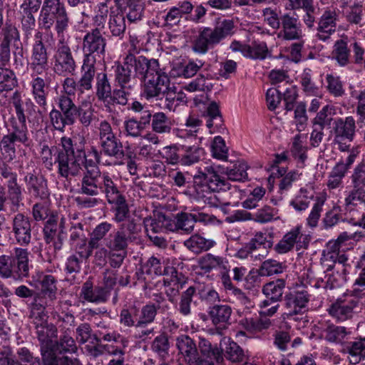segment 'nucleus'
Instances as JSON below:
<instances>
[{
	"label": "nucleus",
	"instance_id": "obj_1",
	"mask_svg": "<svg viewBox=\"0 0 365 365\" xmlns=\"http://www.w3.org/2000/svg\"><path fill=\"white\" fill-rule=\"evenodd\" d=\"M69 24L70 17L61 0H43L38 25L46 31L54 26L58 42L52 56L53 71L61 77L73 76L77 69L71 48L65 38Z\"/></svg>",
	"mask_w": 365,
	"mask_h": 365
},
{
	"label": "nucleus",
	"instance_id": "obj_2",
	"mask_svg": "<svg viewBox=\"0 0 365 365\" xmlns=\"http://www.w3.org/2000/svg\"><path fill=\"white\" fill-rule=\"evenodd\" d=\"M86 172L81 181L80 193L88 196H98L104 194L110 205H115L113 209L115 222L120 223L130 219V210L125 196L117 185V178L108 172H101L98 166L88 162Z\"/></svg>",
	"mask_w": 365,
	"mask_h": 365
},
{
	"label": "nucleus",
	"instance_id": "obj_3",
	"mask_svg": "<svg viewBox=\"0 0 365 365\" xmlns=\"http://www.w3.org/2000/svg\"><path fill=\"white\" fill-rule=\"evenodd\" d=\"M86 139L83 136L71 138L63 136L61 138V149L54 154V163L57 164L58 175L70 180L78 176L82 170V165L85 163L86 168L88 162L97 166L92 160H86L85 151ZM86 172H85L83 176Z\"/></svg>",
	"mask_w": 365,
	"mask_h": 365
},
{
	"label": "nucleus",
	"instance_id": "obj_4",
	"mask_svg": "<svg viewBox=\"0 0 365 365\" xmlns=\"http://www.w3.org/2000/svg\"><path fill=\"white\" fill-rule=\"evenodd\" d=\"M230 188L229 182L218 175L214 167L207 166L193 176L192 195L197 201L212 207H227L230 202L222 200L217 193Z\"/></svg>",
	"mask_w": 365,
	"mask_h": 365
},
{
	"label": "nucleus",
	"instance_id": "obj_5",
	"mask_svg": "<svg viewBox=\"0 0 365 365\" xmlns=\"http://www.w3.org/2000/svg\"><path fill=\"white\" fill-rule=\"evenodd\" d=\"M235 31L236 21L233 19L220 18L213 28L204 27L199 31L192 41V49L195 53L205 54L209 49L232 36Z\"/></svg>",
	"mask_w": 365,
	"mask_h": 365
},
{
	"label": "nucleus",
	"instance_id": "obj_6",
	"mask_svg": "<svg viewBox=\"0 0 365 365\" xmlns=\"http://www.w3.org/2000/svg\"><path fill=\"white\" fill-rule=\"evenodd\" d=\"M29 255L27 249L16 247L11 255L0 256V277L22 281L29 274Z\"/></svg>",
	"mask_w": 365,
	"mask_h": 365
},
{
	"label": "nucleus",
	"instance_id": "obj_7",
	"mask_svg": "<svg viewBox=\"0 0 365 365\" xmlns=\"http://www.w3.org/2000/svg\"><path fill=\"white\" fill-rule=\"evenodd\" d=\"M20 144L27 148L31 147L32 140L27 125L24 123L16 124V121L13 120L7 134L3 135L0 140V153L2 160L12 162L16 157V148Z\"/></svg>",
	"mask_w": 365,
	"mask_h": 365
},
{
	"label": "nucleus",
	"instance_id": "obj_8",
	"mask_svg": "<svg viewBox=\"0 0 365 365\" xmlns=\"http://www.w3.org/2000/svg\"><path fill=\"white\" fill-rule=\"evenodd\" d=\"M158 65V60L148 59L141 55H135L129 51L123 58L121 64H118L114 73L137 83L136 78L143 80L150 71L152 65Z\"/></svg>",
	"mask_w": 365,
	"mask_h": 365
},
{
	"label": "nucleus",
	"instance_id": "obj_9",
	"mask_svg": "<svg viewBox=\"0 0 365 365\" xmlns=\"http://www.w3.org/2000/svg\"><path fill=\"white\" fill-rule=\"evenodd\" d=\"M141 227L135 220L122 223L113 234L105 238L104 245L110 252H125L128 245L139 239Z\"/></svg>",
	"mask_w": 365,
	"mask_h": 365
},
{
	"label": "nucleus",
	"instance_id": "obj_10",
	"mask_svg": "<svg viewBox=\"0 0 365 365\" xmlns=\"http://www.w3.org/2000/svg\"><path fill=\"white\" fill-rule=\"evenodd\" d=\"M151 72L141 80L143 81L142 95L147 99H162V94L168 89L170 78L160 64L152 65Z\"/></svg>",
	"mask_w": 365,
	"mask_h": 365
},
{
	"label": "nucleus",
	"instance_id": "obj_11",
	"mask_svg": "<svg viewBox=\"0 0 365 365\" xmlns=\"http://www.w3.org/2000/svg\"><path fill=\"white\" fill-rule=\"evenodd\" d=\"M106 45V38L98 29L86 32L82 41L83 61L96 64V57L105 54Z\"/></svg>",
	"mask_w": 365,
	"mask_h": 365
},
{
	"label": "nucleus",
	"instance_id": "obj_12",
	"mask_svg": "<svg viewBox=\"0 0 365 365\" xmlns=\"http://www.w3.org/2000/svg\"><path fill=\"white\" fill-rule=\"evenodd\" d=\"M58 109L53 108L49 113V119L53 128L63 132L67 125H73V114L71 110V98L59 95L55 98Z\"/></svg>",
	"mask_w": 365,
	"mask_h": 365
},
{
	"label": "nucleus",
	"instance_id": "obj_13",
	"mask_svg": "<svg viewBox=\"0 0 365 365\" xmlns=\"http://www.w3.org/2000/svg\"><path fill=\"white\" fill-rule=\"evenodd\" d=\"M359 300L357 297L349 296L338 299L327 309L329 314L336 322H344L353 318L357 313Z\"/></svg>",
	"mask_w": 365,
	"mask_h": 365
},
{
	"label": "nucleus",
	"instance_id": "obj_14",
	"mask_svg": "<svg viewBox=\"0 0 365 365\" xmlns=\"http://www.w3.org/2000/svg\"><path fill=\"white\" fill-rule=\"evenodd\" d=\"M277 37L284 41H299L304 36L302 24L295 12L282 14V23Z\"/></svg>",
	"mask_w": 365,
	"mask_h": 365
},
{
	"label": "nucleus",
	"instance_id": "obj_15",
	"mask_svg": "<svg viewBox=\"0 0 365 365\" xmlns=\"http://www.w3.org/2000/svg\"><path fill=\"white\" fill-rule=\"evenodd\" d=\"M309 244L307 235L302 232L301 226H296L287 232L274 246V250L279 254H285L291 251L294 245L297 250L305 248Z\"/></svg>",
	"mask_w": 365,
	"mask_h": 365
},
{
	"label": "nucleus",
	"instance_id": "obj_16",
	"mask_svg": "<svg viewBox=\"0 0 365 365\" xmlns=\"http://www.w3.org/2000/svg\"><path fill=\"white\" fill-rule=\"evenodd\" d=\"M11 233L16 243L22 246H28L32 238L31 220L22 213H18L12 219Z\"/></svg>",
	"mask_w": 365,
	"mask_h": 365
},
{
	"label": "nucleus",
	"instance_id": "obj_17",
	"mask_svg": "<svg viewBox=\"0 0 365 365\" xmlns=\"http://www.w3.org/2000/svg\"><path fill=\"white\" fill-rule=\"evenodd\" d=\"M337 19L335 8L327 7L317 23L316 38L322 41H328L336 31Z\"/></svg>",
	"mask_w": 365,
	"mask_h": 365
},
{
	"label": "nucleus",
	"instance_id": "obj_18",
	"mask_svg": "<svg viewBox=\"0 0 365 365\" xmlns=\"http://www.w3.org/2000/svg\"><path fill=\"white\" fill-rule=\"evenodd\" d=\"M115 86L111 96L108 98L110 106L117 104L125 106L131 92L136 86L135 82H132L114 73Z\"/></svg>",
	"mask_w": 365,
	"mask_h": 365
},
{
	"label": "nucleus",
	"instance_id": "obj_19",
	"mask_svg": "<svg viewBox=\"0 0 365 365\" xmlns=\"http://www.w3.org/2000/svg\"><path fill=\"white\" fill-rule=\"evenodd\" d=\"M71 110L73 114V124L78 118L79 123L83 127L88 128L97 119L96 110L90 101L81 100L80 105L76 106L71 98Z\"/></svg>",
	"mask_w": 365,
	"mask_h": 365
},
{
	"label": "nucleus",
	"instance_id": "obj_20",
	"mask_svg": "<svg viewBox=\"0 0 365 365\" xmlns=\"http://www.w3.org/2000/svg\"><path fill=\"white\" fill-rule=\"evenodd\" d=\"M175 215L178 232L181 234L191 233L197 222H207L211 220V217L204 212H180Z\"/></svg>",
	"mask_w": 365,
	"mask_h": 365
},
{
	"label": "nucleus",
	"instance_id": "obj_21",
	"mask_svg": "<svg viewBox=\"0 0 365 365\" xmlns=\"http://www.w3.org/2000/svg\"><path fill=\"white\" fill-rule=\"evenodd\" d=\"M177 346L189 365H202L203 359L197 351L194 341L188 336L182 335L177 339Z\"/></svg>",
	"mask_w": 365,
	"mask_h": 365
},
{
	"label": "nucleus",
	"instance_id": "obj_22",
	"mask_svg": "<svg viewBox=\"0 0 365 365\" xmlns=\"http://www.w3.org/2000/svg\"><path fill=\"white\" fill-rule=\"evenodd\" d=\"M334 140L353 141L356 135V121L352 116L338 118L333 123Z\"/></svg>",
	"mask_w": 365,
	"mask_h": 365
},
{
	"label": "nucleus",
	"instance_id": "obj_23",
	"mask_svg": "<svg viewBox=\"0 0 365 365\" xmlns=\"http://www.w3.org/2000/svg\"><path fill=\"white\" fill-rule=\"evenodd\" d=\"M322 336L328 342L341 344L350 334L346 327L334 324L330 320L320 322Z\"/></svg>",
	"mask_w": 365,
	"mask_h": 365
},
{
	"label": "nucleus",
	"instance_id": "obj_24",
	"mask_svg": "<svg viewBox=\"0 0 365 365\" xmlns=\"http://www.w3.org/2000/svg\"><path fill=\"white\" fill-rule=\"evenodd\" d=\"M49 85V78H43L42 76H34L30 82L32 96L35 102L44 111L47 110V90Z\"/></svg>",
	"mask_w": 365,
	"mask_h": 365
},
{
	"label": "nucleus",
	"instance_id": "obj_25",
	"mask_svg": "<svg viewBox=\"0 0 365 365\" xmlns=\"http://www.w3.org/2000/svg\"><path fill=\"white\" fill-rule=\"evenodd\" d=\"M309 301L307 291L297 290L289 293L286 298V305L289 309V315H297L305 312Z\"/></svg>",
	"mask_w": 365,
	"mask_h": 365
},
{
	"label": "nucleus",
	"instance_id": "obj_26",
	"mask_svg": "<svg viewBox=\"0 0 365 365\" xmlns=\"http://www.w3.org/2000/svg\"><path fill=\"white\" fill-rule=\"evenodd\" d=\"M81 296L88 302L104 303L110 297V291L103 287H94L91 280H87L82 285Z\"/></svg>",
	"mask_w": 365,
	"mask_h": 365
},
{
	"label": "nucleus",
	"instance_id": "obj_27",
	"mask_svg": "<svg viewBox=\"0 0 365 365\" xmlns=\"http://www.w3.org/2000/svg\"><path fill=\"white\" fill-rule=\"evenodd\" d=\"M12 104L15 108V112L19 120L16 124L26 125V118L36 113L37 108L31 99L27 98L25 101L21 99L20 93L18 91L14 93L12 96Z\"/></svg>",
	"mask_w": 365,
	"mask_h": 365
},
{
	"label": "nucleus",
	"instance_id": "obj_28",
	"mask_svg": "<svg viewBox=\"0 0 365 365\" xmlns=\"http://www.w3.org/2000/svg\"><path fill=\"white\" fill-rule=\"evenodd\" d=\"M95 88L97 99L104 103L105 108L108 112H111L112 108L110 106L108 98L111 96L113 89H112L111 83L107 73L103 72L97 74Z\"/></svg>",
	"mask_w": 365,
	"mask_h": 365
},
{
	"label": "nucleus",
	"instance_id": "obj_29",
	"mask_svg": "<svg viewBox=\"0 0 365 365\" xmlns=\"http://www.w3.org/2000/svg\"><path fill=\"white\" fill-rule=\"evenodd\" d=\"M100 145L102 153L108 156L113 157L115 159L113 165H120L123 163L121 160L123 158L125 153L123 149V145L116 138L115 135L108 138H104L100 140Z\"/></svg>",
	"mask_w": 365,
	"mask_h": 365
},
{
	"label": "nucleus",
	"instance_id": "obj_30",
	"mask_svg": "<svg viewBox=\"0 0 365 365\" xmlns=\"http://www.w3.org/2000/svg\"><path fill=\"white\" fill-rule=\"evenodd\" d=\"M199 265L205 272H210L215 269L221 272L230 270L228 260L222 256L207 253L199 259Z\"/></svg>",
	"mask_w": 365,
	"mask_h": 365
},
{
	"label": "nucleus",
	"instance_id": "obj_31",
	"mask_svg": "<svg viewBox=\"0 0 365 365\" xmlns=\"http://www.w3.org/2000/svg\"><path fill=\"white\" fill-rule=\"evenodd\" d=\"M232 313L231 307L227 304H219L214 305L209 312L212 323L215 326H219L220 331L219 334H222V329L230 324V319Z\"/></svg>",
	"mask_w": 365,
	"mask_h": 365
},
{
	"label": "nucleus",
	"instance_id": "obj_32",
	"mask_svg": "<svg viewBox=\"0 0 365 365\" xmlns=\"http://www.w3.org/2000/svg\"><path fill=\"white\" fill-rule=\"evenodd\" d=\"M24 180L29 192L36 197L42 200L49 196L47 187V182L43 177H37L34 174H28L25 176Z\"/></svg>",
	"mask_w": 365,
	"mask_h": 365
},
{
	"label": "nucleus",
	"instance_id": "obj_33",
	"mask_svg": "<svg viewBox=\"0 0 365 365\" xmlns=\"http://www.w3.org/2000/svg\"><path fill=\"white\" fill-rule=\"evenodd\" d=\"M96 76L95 63L83 62L81 66V75L78 80V100L82 98L86 91L93 88V82Z\"/></svg>",
	"mask_w": 365,
	"mask_h": 365
},
{
	"label": "nucleus",
	"instance_id": "obj_34",
	"mask_svg": "<svg viewBox=\"0 0 365 365\" xmlns=\"http://www.w3.org/2000/svg\"><path fill=\"white\" fill-rule=\"evenodd\" d=\"M38 339L43 347L51 351L57 339L58 330L53 324L42 322L36 326Z\"/></svg>",
	"mask_w": 365,
	"mask_h": 365
},
{
	"label": "nucleus",
	"instance_id": "obj_35",
	"mask_svg": "<svg viewBox=\"0 0 365 365\" xmlns=\"http://www.w3.org/2000/svg\"><path fill=\"white\" fill-rule=\"evenodd\" d=\"M108 29L112 36L122 38L126 29L125 15L118 8L110 9Z\"/></svg>",
	"mask_w": 365,
	"mask_h": 365
},
{
	"label": "nucleus",
	"instance_id": "obj_36",
	"mask_svg": "<svg viewBox=\"0 0 365 365\" xmlns=\"http://www.w3.org/2000/svg\"><path fill=\"white\" fill-rule=\"evenodd\" d=\"M348 272V269L341 265L331 271H328L326 268L324 288L331 289L342 286L347 280Z\"/></svg>",
	"mask_w": 365,
	"mask_h": 365
},
{
	"label": "nucleus",
	"instance_id": "obj_37",
	"mask_svg": "<svg viewBox=\"0 0 365 365\" xmlns=\"http://www.w3.org/2000/svg\"><path fill=\"white\" fill-rule=\"evenodd\" d=\"M180 151V164L184 166L197 163L205 155L204 149L195 145H182Z\"/></svg>",
	"mask_w": 365,
	"mask_h": 365
},
{
	"label": "nucleus",
	"instance_id": "obj_38",
	"mask_svg": "<svg viewBox=\"0 0 365 365\" xmlns=\"http://www.w3.org/2000/svg\"><path fill=\"white\" fill-rule=\"evenodd\" d=\"M246 331L250 334H255L264 330H267L272 325V322L268 318L255 319L252 317L243 318L239 322Z\"/></svg>",
	"mask_w": 365,
	"mask_h": 365
},
{
	"label": "nucleus",
	"instance_id": "obj_39",
	"mask_svg": "<svg viewBox=\"0 0 365 365\" xmlns=\"http://www.w3.org/2000/svg\"><path fill=\"white\" fill-rule=\"evenodd\" d=\"M335 109L333 106L326 105L312 120V128L324 129L331 128L334 123Z\"/></svg>",
	"mask_w": 365,
	"mask_h": 365
},
{
	"label": "nucleus",
	"instance_id": "obj_40",
	"mask_svg": "<svg viewBox=\"0 0 365 365\" xmlns=\"http://www.w3.org/2000/svg\"><path fill=\"white\" fill-rule=\"evenodd\" d=\"M205 117L207 119V127L210 129V132L213 133L220 129L223 125V120L219 110V106L215 102H211L207 107L205 112Z\"/></svg>",
	"mask_w": 365,
	"mask_h": 365
},
{
	"label": "nucleus",
	"instance_id": "obj_41",
	"mask_svg": "<svg viewBox=\"0 0 365 365\" xmlns=\"http://www.w3.org/2000/svg\"><path fill=\"white\" fill-rule=\"evenodd\" d=\"M285 286V280L278 279L265 284L262 287V293L266 299L279 302L282 300Z\"/></svg>",
	"mask_w": 365,
	"mask_h": 365
},
{
	"label": "nucleus",
	"instance_id": "obj_42",
	"mask_svg": "<svg viewBox=\"0 0 365 365\" xmlns=\"http://www.w3.org/2000/svg\"><path fill=\"white\" fill-rule=\"evenodd\" d=\"M199 348L202 354L210 359L209 365H215L214 361L217 364H221L223 361L222 349L217 346H213L208 340L200 338Z\"/></svg>",
	"mask_w": 365,
	"mask_h": 365
},
{
	"label": "nucleus",
	"instance_id": "obj_43",
	"mask_svg": "<svg viewBox=\"0 0 365 365\" xmlns=\"http://www.w3.org/2000/svg\"><path fill=\"white\" fill-rule=\"evenodd\" d=\"M331 58L339 66H347L350 63V48L347 42L344 40L336 41L331 52Z\"/></svg>",
	"mask_w": 365,
	"mask_h": 365
},
{
	"label": "nucleus",
	"instance_id": "obj_44",
	"mask_svg": "<svg viewBox=\"0 0 365 365\" xmlns=\"http://www.w3.org/2000/svg\"><path fill=\"white\" fill-rule=\"evenodd\" d=\"M7 187L11 210L14 212L18 211L21 207L24 206L22 188L17 180L7 182Z\"/></svg>",
	"mask_w": 365,
	"mask_h": 365
},
{
	"label": "nucleus",
	"instance_id": "obj_45",
	"mask_svg": "<svg viewBox=\"0 0 365 365\" xmlns=\"http://www.w3.org/2000/svg\"><path fill=\"white\" fill-rule=\"evenodd\" d=\"M215 245V241L207 240L199 235H192L189 239L184 242V245L190 251L200 253L202 251H207Z\"/></svg>",
	"mask_w": 365,
	"mask_h": 365
},
{
	"label": "nucleus",
	"instance_id": "obj_46",
	"mask_svg": "<svg viewBox=\"0 0 365 365\" xmlns=\"http://www.w3.org/2000/svg\"><path fill=\"white\" fill-rule=\"evenodd\" d=\"M159 307V304L153 303L146 304L142 308L138 307V324L140 328H145L155 321Z\"/></svg>",
	"mask_w": 365,
	"mask_h": 365
},
{
	"label": "nucleus",
	"instance_id": "obj_47",
	"mask_svg": "<svg viewBox=\"0 0 365 365\" xmlns=\"http://www.w3.org/2000/svg\"><path fill=\"white\" fill-rule=\"evenodd\" d=\"M36 41L32 46L31 63H48V56L46 48L41 40V34H36Z\"/></svg>",
	"mask_w": 365,
	"mask_h": 365
},
{
	"label": "nucleus",
	"instance_id": "obj_48",
	"mask_svg": "<svg viewBox=\"0 0 365 365\" xmlns=\"http://www.w3.org/2000/svg\"><path fill=\"white\" fill-rule=\"evenodd\" d=\"M138 307L130 305L123 307L120 312L119 322L125 327L140 328L138 324Z\"/></svg>",
	"mask_w": 365,
	"mask_h": 365
},
{
	"label": "nucleus",
	"instance_id": "obj_49",
	"mask_svg": "<svg viewBox=\"0 0 365 365\" xmlns=\"http://www.w3.org/2000/svg\"><path fill=\"white\" fill-rule=\"evenodd\" d=\"M312 189V187L310 190L307 187H302L299 194L290 202V205L299 212L307 210L309 206L310 200L314 197Z\"/></svg>",
	"mask_w": 365,
	"mask_h": 365
},
{
	"label": "nucleus",
	"instance_id": "obj_50",
	"mask_svg": "<svg viewBox=\"0 0 365 365\" xmlns=\"http://www.w3.org/2000/svg\"><path fill=\"white\" fill-rule=\"evenodd\" d=\"M151 126L153 131L156 133H169L172 128V123L164 113L158 112L153 115Z\"/></svg>",
	"mask_w": 365,
	"mask_h": 365
},
{
	"label": "nucleus",
	"instance_id": "obj_51",
	"mask_svg": "<svg viewBox=\"0 0 365 365\" xmlns=\"http://www.w3.org/2000/svg\"><path fill=\"white\" fill-rule=\"evenodd\" d=\"M223 341L226 345L225 349V358L235 363L242 361L245 357L242 349L230 338H224Z\"/></svg>",
	"mask_w": 365,
	"mask_h": 365
},
{
	"label": "nucleus",
	"instance_id": "obj_52",
	"mask_svg": "<svg viewBox=\"0 0 365 365\" xmlns=\"http://www.w3.org/2000/svg\"><path fill=\"white\" fill-rule=\"evenodd\" d=\"M126 16L130 23L140 21L143 18L145 4L143 0H128Z\"/></svg>",
	"mask_w": 365,
	"mask_h": 365
},
{
	"label": "nucleus",
	"instance_id": "obj_53",
	"mask_svg": "<svg viewBox=\"0 0 365 365\" xmlns=\"http://www.w3.org/2000/svg\"><path fill=\"white\" fill-rule=\"evenodd\" d=\"M186 279L181 272H178L174 267H170L167 269V275L164 278V285L173 288H178V291L183 289Z\"/></svg>",
	"mask_w": 365,
	"mask_h": 365
},
{
	"label": "nucleus",
	"instance_id": "obj_54",
	"mask_svg": "<svg viewBox=\"0 0 365 365\" xmlns=\"http://www.w3.org/2000/svg\"><path fill=\"white\" fill-rule=\"evenodd\" d=\"M16 86L17 79L14 71L0 66V92L11 91Z\"/></svg>",
	"mask_w": 365,
	"mask_h": 365
},
{
	"label": "nucleus",
	"instance_id": "obj_55",
	"mask_svg": "<svg viewBox=\"0 0 365 365\" xmlns=\"http://www.w3.org/2000/svg\"><path fill=\"white\" fill-rule=\"evenodd\" d=\"M220 273L222 274L221 280L224 287L226 289L231 290L241 304L247 307L250 306L251 302L246 294L240 289L233 286L229 275V271L221 272Z\"/></svg>",
	"mask_w": 365,
	"mask_h": 365
},
{
	"label": "nucleus",
	"instance_id": "obj_56",
	"mask_svg": "<svg viewBox=\"0 0 365 365\" xmlns=\"http://www.w3.org/2000/svg\"><path fill=\"white\" fill-rule=\"evenodd\" d=\"M365 202L364 188L353 185V188L345 192L344 205L346 208L354 207Z\"/></svg>",
	"mask_w": 365,
	"mask_h": 365
},
{
	"label": "nucleus",
	"instance_id": "obj_57",
	"mask_svg": "<svg viewBox=\"0 0 365 365\" xmlns=\"http://www.w3.org/2000/svg\"><path fill=\"white\" fill-rule=\"evenodd\" d=\"M56 279L51 274L43 275L40 281L41 293L51 301L56 298Z\"/></svg>",
	"mask_w": 365,
	"mask_h": 365
},
{
	"label": "nucleus",
	"instance_id": "obj_58",
	"mask_svg": "<svg viewBox=\"0 0 365 365\" xmlns=\"http://www.w3.org/2000/svg\"><path fill=\"white\" fill-rule=\"evenodd\" d=\"M306 136L301 134L296 135L292 142L290 152L293 157L298 159L301 163H304L307 159V148L304 145Z\"/></svg>",
	"mask_w": 365,
	"mask_h": 365
},
{
	"label": "nucleus",
	"instance_id": "obj_59",
	"mask_svg": "<svg viewBox=\"0 0 365 365\" xmlns=\"http://www.w3.org/2000/svg\"><path fill=\"white\" fill-rule=\"evenodd\" d=\"M299 9H302L304 12L302 16V21L305 26L309 29H313L318 16V9L314 6V1H306Z\"/></svg>",
	"mask_w": 365,
	"mask_h": 365
},
{
	"label": "nucleus",
	"instance_id": "obj_60",
	"mask_svg": "<svg viewBox=\"0 0 365 365\" xmlns=\"http://www.w3.org/2000/svg\"><path fill=\"white\" fill-rule=\"evenodd\" d=\"M248 166L245 162H239L235 164L232 168L226 169V175L228 180L232 181L245 182L248 179L247 170Z\"/></svg>",
	"mask_w": 365,
	"mask_h": 365
},
{
	"label": "nucleus",
	"instance_id": "obj_61",
	"mask_svg": "<svg viewBox=\"0 0 365 365\" xmlns=\"http://www.w3.org/2000/svg\"><path fill=\"white\" fill-rule=\"evenodd\" d=\"M152 350L163 359L169 356L170 342L167 335L162 334L157 336L152 342Z\"/></svg>",
	"mask_w": 365,
	"mask_h": 365
},
{
	"label": "nucleus",
	"instance_id": "obj_62",
	"mask_svg": "<svg viewBox=\"0 0 365 365\" xmlns=\"http://www.w3.org/2000/svg\"><path fill=\"white\" fill-rule=\"evenodd\" d=\"M195 292V287L190 286L182 292L178 307V310L182 315L187 316L191 313V302Z\"/></svg>",
	"mask_w": 365,
	"mask_h": 365
},
{
	"label": "nucleus",
	"instance_id": "obj_63",
	"mask_svg": "<svg viewBox=\"0 0 365 365\" xmlns=\"http://www.w3.org/2000/svg\"><path fill=\"white\" fill-rule=\"evenodd\" d=\"M77 346L74 339L68 335L63 336L59 341L56 340L50 351L61 354L63 352H75Z\"/></svg>",
	"mask_w": 365,
	"mask_h": 365
},
{
	"label": "nucleus",
	"instance_id": "obj_64",
	"mask_svg": "<svg viewBox=\"0 0 365 365\" xmlns=\"http://www.w3.org/2000/svg\"><path fill=\"white\" fill-rule=\"evenodd\" d=\"M104 351L112 357L107 365H124L125 350L124 349L113 345H103Z\"/></svg>",
	"mask_w": 365,
	"mask_h": 365
}]
</instances>
